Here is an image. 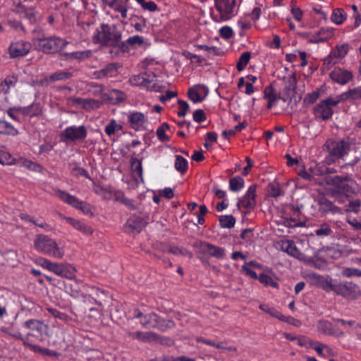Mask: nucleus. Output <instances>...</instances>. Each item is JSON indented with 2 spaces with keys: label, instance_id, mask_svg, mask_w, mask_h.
I'll return each mask as SVG.
<instances>
[{
  "label": "nucleus",
  "instance_id": "obj_1",
  "mask_svg": "<svg viewBox=\"0 0 361 361\" xmlns=\"http://www.w3.org/2000/svg\"><path fill=\"white\" fill-rule=\"evenodd\" d=\"M123 33L114 23H102L95 28L92 36V42L102 47L119 49Z\"/></svg>",
  "mask_w": 361,
  "mask_h": 361
},
{
  "label": "nucleus",
  "instance_id": "obj_2",
  "mask_svg": "<svg viewBox=\"0 0 361 361\" xmlns=\"http://www.w3.org/2000/svg\"><path fill=\"white\" fill-rule=\"evenodd\" d=\"M310 276L315 281L324 283V288L326 290H331L346 300H355L361 296L360 288L357 284L353 282L343 281L332 283L331 281L326 280L323 276L316 274H312Z\"/></svg>",
  "mask_w": 361,
  "mask_h": 361
},
{
  "label": "nucleus",
  "instance_id": "obj_3",
  "mask_svg": "<svg viewBox=\"0 0 361 361\" xmlns=\"http://www.w3.org/2000/svg\"><path fill=\"white\" fill-rule=\"evenodd\" d=\"M351 141L349 137L339 140L329 139L324 145V150L328 152L324 159L326 165H331L338 159H343L348 155L351 147Z\"/></svg>",
  "mask_w": 361,
  "mask_h": 361
},
{
  "label": "nucleus",
  "instance_id": "obj_4",
  "mask_svg": "<svg viewBox=\"0 0 361 361\" xmlns=\"http://www.w3.org/2000/svg\"><path fill=\"white\" fill-rule=\"evenodd\" d=\"M34 247L37 251L56 259H61L64 256L63 247H60L55 240L47 235H37Z\"/></svg>",
  "mask_w": 361,
  "mask_h": 361
},
{
  "label": "nucleus",
  "instance_id": "obj_5",
  "mask_svg": "<svg viewBox=\"0 0 361 361\" xmlns=\"http://www.w3.org/2000/svg\"><path fill=\"white\" fill-rule=\"evenodd\" d=\"M36 48L46 54H55L61 51L68 44V42L58 37L37 38L33 41Z\"/></svg>",
  "mask_w": 361,
  "mask_h": 361
},
{
  "label": "nucleus",
  "instance_id": "obj_6",
  "mask_svg": "<svg viewBox=\"0 0 361 361\" xmlns=\"http://www.w3.org/2000/svg\"><path fill=\"white\" fill-rule=\"evenodd\" d=\"M215 7L219 13V16H213L216 22L230 20L235 16L236 6L235 0H214Z\"/></svg>",
  "mask_w": 361,
  "mask_h": 361
},
{
  "label": "nucleus",
  "instance_id": "obj_7",
  "mask_svg": "<svg viewBox=\"0 0 361 361\" xmlns=\"http://www.w3.org/2000/svg\"><path fill=\"white\" fill-rule=\"evenodd\" d=\"M197 255L198 258L202 262H204L210 257L223 259L226 256V252L223 247H217L207 242H200Z\"/></svg>",
  "mask_w": 361,
  "mask_h": 361
},
{
  "label": "nucleus",
  "instance_id": "obj_8",
  "mask_svg": "<svg viewBox=\"0 0 361 361\" xmlns=\"http://www.w3.org/2000/svg\"><path fill=\"white\" fill-rule=\"evenodd\" d=\"M34 0H13L12 11L21 17L28 19L31 23L35 21L33 6Z\"/></svg>",
  "mask_w": 361,
  "mask_h": 361
},
{
  "label": "nucleus",
  "instance_id": "obj_9",
  "mask_svg": "<svg viewBox=\"0 0 361 361\" xmlns=\"http://www.w3.org/2000/svg\"><path fill=\"white\" fill-rule=\"evenodd\" d=\"M340 100L333 97L326 98L321 101L314 108L315 116L325 121L330 118L333 114V106H336Z\"/></svg>",
  "mask_w": 361,
  "mask_h": 361
},
{
  "label": "nucleus",
  "instance_id": "obj_10",
  "mask_svg": "<svg viewBox=\"0 0 361 361\" xmlns=\"http://www.w3.org/2000/svg\"><path fill=\"white\" fill-rule=\"evenodd\" d=\"M55 193L63 202L81 210L84 214H88L92 213L88 204L80 200L75 196H73L60 189H56Z\"/></svg>",
  "mask_w": 361,
  "mask_h": 361
},
{
  "label": "nucleus",
  "instance_id": "obj_11",
  "mask_svg": "<svg viewBox=\"0 0 361 361\" xmlns=\"http://www.w3.org/2000/svg\"><path fill=\"white\" fill-rule=\"evenodd\" d=\"M128 335L133 339H136L139 341L143 343H160V344H166L168 341H169V338L166 337H163L154 332L152 331H135V332H128Z\"/></svg>",
  "mask_w": 361,
  "mask_h": 361
},
{
  "label": "nucleus",
  "instance_id": "obj_12",
  "mask_svg": "<svg viewBox=\"0 0 361 361\" xmlns=\"http://www.w3.org/2000/svg\"><path fill=\"white\" fill-rule=\"evenodd\" d=\"M278 244L282 251L301 262L307 264H310L314 262L312 257H307L305 254L302 253L292 240H281Z\"/></svg>",
  "mask_w": 361,
  "mask_h": 361
},
{
  "label": "nucleus",
  "instance_id": "obj_13",
  "mask_svg": "<svg viewBox=\"0 0 361 361\" xmlns=\"http://www.w3.org/2000/svg\"><path fill=\"white\" fill-rule=\"evenodd\" d=\"M87 130L84 126H70L66 128L62 133L61 137L63 140L76 142L83 140L87 137Z\"/></svg>",
  "mask_w": 361,
  "mask_h": 361
},
{
  "label": "nucleus",
  "instance_id": "obj_14",
  "mask_svg": "<svg viewBox=\"0 0 361 361\" xmlns=\"http://www.w3.org/2000/svg\"><path fill=\"white\" fill-rule=\"evenodd\" d=\"M296 80L290 77L285 82L283 89L279 92V97L284 102L290 103L296 94Z\"/></svg>",
  "mask_w": 361,
  "mask_h": 361
},
{
  "label": "nucleus",
  "instance_id": "obj_15",
  "mask_svg": "<svg viewBox=\"0 0 361 361\" xmlns=\"http://www.w3.org/2000/svg\"><path fill=\"white\" fill-rule=\"evenodd\" d=\"M24 326L32 331L35 332L34 336L36 341H42L43 340V333L44 331L47 329V326L44 324L43 322L38 319H29L24 323Z\"/></svg>",
  "mask_w": 361,
  "mask_h": 361
},
{
  "label": "nucleus",
  "instance_id": "obj_16",
  "mask_svg": "<svg viewBox=\"0 0 361 361\" xmlns=\"http://www.w3.org/2000/svg\"><path fill=\"white\" fill-rule=\"evenodd\" d=\"M317 204L319 205V212L322 215H326L328 214H343L341 208L336 206L331 201L325 197H319L317 200Z\"/></svg>",
  "mask_w": 361,
  "mask_h": 361
},
{
  "label": "nucleus",
  "instance_id": "obj_17",
  "mask_svg": "<svg viewBox=\"0 0 361 361\" xmlns=\"http://www.w3.org/2000/svg\"><path fill=\"white\" fill-rule=\"evenodd\" d=\"M68 104L75 106H80L84 109H97L102 105V102L94 99H83L80 97H69L67 99Z\"/></svg>",
  "mask_w": 361,
  "mask_h": 361
},
{
  "label": "nucleus",
  "instance_id": "obj_18",
  "mask_svg": "<svg viewBox=\"0 0 361 361\" xmlns=\"http://www.w3.org/2000/svg\"><path fill=\"white\" fill-rule=\"evenodd\" d=\"M256 185H252L249 187L246 194L238 200V207L245 209H253L256 205Z\"/></svg>",
  "mask_w": 361,
  "mask_h": 361
},
{
  "label": "nucleus",
  "instance_id": "obj_19",
  "mask_svg": "<svg viewBox=\"0 0 361 361\" xmlns=\"http://www.w3.org/2000/svg\"><path fill=\"white\" fill-rule=\"evenodd\" d=\"M31 49V44L24 41H18L11 44L9 53L12 58L22 57L27 54Z\"/></svg>",
  "mask_w": 361,
  "mask_h": 361
},
{
  "label": "nucleus",
  "instance_id": "obj_20",
  "mask_svg": "<svg viewBox=\"0 0 361 361\" xmlns=\"http://www.w3.org/2000/svg\"><path fill=\"white\" fill-rule=\"evenodd\" d=\"M331 79L341 85L348 83L353 78V73L341 68H334L329 74Z\"/></svg>",
  "mask_w": 361,
  "mask_h": 361
},
{
  "label": "nucleus",
  "instance_id": "obj_21",
  "mask_svg": "<svg viewBox=\"0 0 361 361\" xmlns=\"http://www.w3.org/2000/svg\"><path fill=\"white\" fill-rule=\"evenodd\" d=\"M128 120L131 128L136 130L145 128V126L147 122L145 115L138 111L130 112L128 116Z\"/></svg>",
  "mask_w": 361,
  "mask_h": 361
},
{
  "label": "nucleus",
  "instance_id": "obj_22",
  "mask_svg": "<svg viewBox=\"0 0 361 361\" xmlns=\"http://www.w3.org/2000/svg\"><path fill=\"white\" fill-rule=\"evenodd\" d=\"M51 271L61 277L72 279L75 276L76 270L71 264L55 263Z\"/></svg>",
  "mask_w": 361,
  "mask_h": 361
},
{
  "label": "nucleus",
  "instance_id": "obj_23",
  "mask_svg": "<svg viewBox=\"0 0 361 361\" xmlns=\"http://www.w3.org/2000/svg\"><path fill=\"white\" fill-rule=\"evenodd\" d=\"M147 224V220L143 217L133 216H131L125 224L126 228H128L130 231L138 233L142 229L145 227Z\"/></svg>",
  "mask_w": 361,
  "mask_h": 361
},
{
  "label": "nucleus",
  "instance_id": "obj_24",
  "mask_svg": "<svg viewBox=\"0 0 361 361\" xmlns=\"http://www.w3.org/2000/svg\"><path fill=\"white\" fill-rule=\"evenodd\" d=\"M104 3L121 14L123 19L128 17V0H103Z\"/></svg>",
  "mask_w": 361,
  "mask_h": 361
},
{
  "label": "nucleus",
  "instance_id": "obj_25",
  "mask_svg": "<svg viewBox=\"0 0 361 361\" xmlns=\"http://www.w3.org/2000/svg\"><path fill=\"white\" fill-rule=\"evenodd\" d=\"M120 66L118 63H111L105 66L103 68L94 71L93 74L97 79L114 77L117 75L118 68Z\"/></svg>",
  "mask_w": 361,
  "mask_h": 361
},
{
  "label": "nucleus",
  "instance_id": "obj_26",
  "mask_svg": "<svg viewBox=\"0 0 361 361\" xmlns=\"http://www.w3.org/2000/svg\"><path fill=\"white\" fill-rule=\"evenodd\" d=\"M348 51V44H342L341 46H337L336 49H334L330 53L329 56L325 59L324 63L326 65L336 63L338 59L343 58L347 54Z\"/></svg>",
  "mask_w": 361,
  "mask_h": 361
},
{
  "label": "nucleus",
  "instance_id": "obj_27",
  "mask_svg": "<svg viewBox=\"0 0 361 361\" xmlns=\"http://www.w3.org/2000/svg\"><path fill=\"white\" fill-rule=\"evenodd\" d=\"M59 216L61 218L65 219L68 224L73 226V228L82 233L83 234L90 235L93 233V229L85 223L71 217L65 216L61 214H59Z\"/></svg>",
  "mask_w": 361,
  "mask_h": 361
},
{
  "label": "nucleus",
  "instance_id": "obj_28",
  "mask_svg": "<svg viewBox=\"0 0 361 361\" xmlns=\"http://www.w3.org/2000/svg\"><path fill=\"white\" fill-rule=\"evenodd\" d=\"M144 44V39L139 35H135L129 37L127 40L123 41L121 39L118 51L122 53H128L130 51V47H135L137 45L141 46Z\"/></svg>",
  "mask_w": 361,
  "mask_h": 361
},
{
  "label": "nucleus",
  "instance_id": "obj_29",
  "mask_svg": "<svg viewBox=\"0 0 361 361\" xmlns=\"http://www.w3.org/2000/svg\"><path fill=\"white\" fill-rule=\"evenodd\" d=\"M264 99L267 100V108L271 109L276 105V102L281 99L272 85L266 87L264 90Z\"/></svg>",
  "mask_w": 361,
  "mask_h": 361
},
{
  "label": "nucleus",
  "instance_id": "obj_30",
  "mask_svg": "<svg viewBox=\"0 0 361 361\" xmlns=\"http://www.w3.org/2000/svg\"><path fill=\"white\" fill-rule=\"evenodd\" d=\"M145 73L146 76L145 77L142 86L150 91L161 92V86L157 83L156 75L152 72Z\"/></svg>",
  "mask_w": 361,
  "mask_h": 361
},
{
  "label": "nucleus",
  "instance_id": "obj_31",
  "mask_svg": "<svg viewBox=\"0 0 361 361\" xmlns=\"http://www.w3.org/2000/svg\"><path fill=\"white\" fill-rule=\"evenodd\" d=\"M334 35V30L331 28H321L315 35H312L310 42L314 43L323 42Z\"/></svg>",
  "mask_w": 361,
  "mask_h": 361
},
{
  "label": "nucleus",
  "instance_id": "obj_32",
  "mask_svg": "<svg viewBox=\"0 0 361 361\" xmlns=\"http://www.w3.org/2000/svg\"><path fill=\"white\" fill-rule=\"evenodd\" d=\"M318 330L322 334L328 336H341L343 335L342 331H336L331 322L328 321L321 320L317 324Z\"/></svg>",
  "mask_w": 361,
  "mask_h": 361
},
{
  "label": "nucleus",
  "instance_id": "obj_33",
  "mask_svg": "<svg viewBox=\"0 0 361 361\" xmlns=\"http://www.w3.org/2000/svg\"><path fill=\"white\" fill-rule=\"evenodd\" d=\"M130 162L133 178L136 180L140 179L142 181L143 178L141 160L137 159L136 157H132L130 158Z\"/></svg>",
  "mask_w": 361,
  "mask_h": 361
},
{
  "label": "nucleus",
  "instance_id": "obj_34",
  "mask_svg": "<svg viewBox=\"0 0 361 361\" xmlns=\"http://www.w3.org/2000/svg\"><path fill=\"white\" fill-rule=\"evenodd\" d=\"M17 82V76L14 75H8L0 82V93H3L4 94H8L10 90L15 87Z\"/></svg>",
  "mask_w": 361,
  "mask_h": 361
},
{
  "label": "nucleus",
  "instance_id": "obj_35",
  "mask_svg": "<svg viewBox=\"0 0 361 361\" xmlns=\"http://www.w3.org/2000/svg\"><path fill=\"white\" fill-rule=\"evenodd\" d=\"M361 99V87L348 90L340 95L338 99L341 101H355Z\"/></svg>",
  "mask_w": 361,
  "mask_h": 361
},
{
  "label": "nucleus",
  "instance_id": "obj_36",
  "mask_svg": "<svg viewBox=\"0 0 361 361\" xmlns=\"http://www.w3.org/2000/svg\"><path fill=\"white\" fill-rule=\"evenodd\" d=\"M312 348H313L317 353L322 357H326L327 355L334 356V350L326 344L314 341V344Z\"/></svg>",
  "mask_w": 361,
  "mask_h": 361
},
{
  "label": "nucleus",
  "instance_id": "obj_37",
  "mask_svg": "<svg viewBox=\"0 0 361 361\" xmlns=\"http://www.w3.org/2000/svg\"><path fill=\"white\" fill-rule=\"evenodd\" d=\"M19 113L30 117L37 116L42 113V108L39 104H33L24 108H18Z\"/></svg>",
  "mask_w": 361,
  "mask_h": 361
},
{
  "label": "nucleus",
  "instance_id": "obj_38",
  "mask_svg": "<svg viewBox=\"0 0 361 361\" xmlns=\"http://www.w3.org/2000/svg\"><path fill=\"white\" fill-rule=\"evenodd\" d=\"M350 180H352V179L348 175L336 176L331 179L330 184L339 189L345 190L348 188V185L345 183Z\"/></svg>",
  "mask_w": 361,
  "mask_h": 361
},
{
  "label": "nucleus",
  "instance_id": "obj_39",
  "mask_svg": "<svg viewBox=\"0 0 361 361\" xmlns=\"http://www.w3.org/2000/svg\"><path fill=\"white\" fill-rule=\"evenodd\" d=\"M157 314L155 313H149L145 314L140 319V324L145 329H154L156 327V322Z\"/></svg>",
  "mask_w": 361,
  "mask_h": 361
},
{
  "label": "nucleus",
  "instance_id": "obj_40",
  "mask_svg": "<svg viewBox=\"0 0 361 361\" xmlns=\"http://www.w3.org/2000/svg\"><path fill=\"white\" fill-rule=\"evenodd\" d=\"M157 329L161 331H165L167 329H173L175 326V323L173 320L169 319L161 318L157 315V319L155 323Z\"/></svg>",
  "mask_w": 361,
  "mask_h": 361
},
{
  "label": "nucleus",
  "instance_id": "obj_41",
  "mask_svg": "<svg viewBox=\"0 0 361 361\" xmlns=\"http://www.w3.org/2000/svg\"><path fill=\"white\" fill-rule=\"evenodd\" d=\"M32 336H34L32 332L27 334V335L25 337L24 345L29 347L32 351L42 355L44 353V348H42L39 345L32 344V343L35 341L32 339Z\"/></svg>",
  "mask_w": 361,
  "mask_h": 361
},
{
  "label": "nucleus",
  "instance_id": "obj_42",
  "mask_svg": "<svg viewBox=\"0 0 361 361\" xmlns=\"http://www.w3.org/2000/svg\"><path fill=\"white\" fill-rule=\"evenodd\" d=\"M73 76V73L69 71H58L50 75L47 80L48 82H55L58 80H66L71 78Z\"/></svg>",
  "mask_w": 361,
  "mask_h": 361
},
{
  "label": "nucleus",
  "instance_id": "obj_43",
  "mask_svg": "<svg viewBox=\"0 0 361 361\" xmlns=\"http://www.w3.org/2000/svg\"><path fill=\"white\" fill-rule=\"evenodd\" d=\"M345 18V13L343 9L336 8L332 12L331 20L336 25H341L344 22Z\"/></svg>",
  "mask_w": 361,
  "mask_h": 361
},
{
  "label": "nucleus",
  "instance_id": "obj_44",
  "mask_svg": "<svg viewBox=\"0 0 361 361\" xmlns=\"http://www.w3.org/2000/svg\"><path fill=\"white\" fill-rule=\"evenodd\" d=\"M250 57L251 54L249 51H245L240 55L236 65L238 71H242L245 68L250 61Z\"/></svg>",
  "mask_w": 361,
  "mask_h": 361
},
{
  "label": "nucleus",
  "instance_id": "obj_45",
  "mask_svg": "<svg viewBox=\"0 0 361 361\" xmlns=\"http://www.w3.org/2000/svg\"><path fill=\"white\" fill-rule=\"evenodd\" d=\"M175 168L178 171H179L181 173H185L188 169L187 160L180 155H176Z\"/></svg>",
  "mask_w": 361,
  "mask_h": 361
},
{
  "label": "nucleus",
  "instance_id": "obj_46",
  "mask_svg": "<svg viewBox=\"0 0 361 361\" xmlns=\"http://www.w3.org/2000/svg\"><path fill=\"white\" fill-rule=\"evenodd\" d=\"M219 222L223 228H233L235 224V219L232 215H222L219 216Z\"/></svg>",
  "mask_w": 361,
  "mask_h": 361
},
{
  "label": "nucleus",
  "instance_id": "obj_47",
  "mask_svg": "<svg viewBox=\"0 0 361 361\" xmlns=\"http://www.w3.org/2000/svg\"><path fill=\"white\" fill-rule=\"evenodd\" d=\"M0 133L15 135L17 133V130L11 124L4 120L0 119Z\"/></svg>",
  "mask_w": 361,
  "mask_h": 361
},
{
  "label": "nucleus",
  "instance_id": "obj_48",
  "mask_svg": "<svg viewBox=\"0 0 361 361\" xmlns=\"http://www.w3.org/2000/svg\"><path fill=\"white\" fill-rule=\"evenodd\" d=\"M244 180L240 176H236L230 179L229 188L232 191H239L243 188Z\"/></svg>",
  "mask_w": 361,
  "mask_h": 361
},
{
  "label": "nucleus",
  "instance_id": "obj_49",
  "mask_svg": "<svg viewBox=\"0 0 361 361\" xmlns=\"http://www.w3.org/2000/svg\"><path fill=\"white\" fill-rule=\"evenodd\" d=\"M259 309L261 310L268 313L269 314H270L271 316H272L274 317H276L281 321L284 320L283 315L280 312H279L276 309H274V307H269L268 305H261L259 306Z\"/></svg>",
  "mask_w": 361,
  "mask_h": 361
},
{
  "label": "nucleus",
  "instance_id": "obj_50",
  "mask_svg": "<svg viewBox=\"0 0 361 361\" xmlns=\"http://www.w3.org/2000/svg\"><path fill=\"white\" fill-rule=\"evenodd\" d=\"M122 129V126L117 123V122L112 119L109 123H108L105 127V133L111 136L116 131L121 130Z\"/></svg>",
  "mask_w": 361,
  "mask_h": 361
},
{
  "label": "nucleus",
  "instance_id": "obj_51",
  "mask_svg": "<svg viewBox=\"0 0 361 361\" xmlns=\"http://www.w3.org/2000/svg\"><path fill=\"white\" fill-rule=\"evenodd\" d=\"M314 232L317 236H329L332 234L333 231L327 223H324Z\"/></svg>",
  "mask_w": 361,
  "mask_h": 361
},
{
  "label": "nucleus",
  "instance_id": "obj_52",
  "mask_svg": "<svg viewBox=\"0 0 361 361\" xmlns=\"http://www.w3.org/2000/svg\"><path fill=\"white\" fill-rule=\"evenodd\" d=\"M1 331L3 333L9 335L13 338L22 341L23 343L24 344L25 337L19 331H13L12 329L8 327H2L1 329Z\"/></svg>",
  "mask_w": 361,
  "mask_h": 361
},
{
  "label": "nucleus",
  "instance_id": "obj_53",
  "mask_svg": "<svg viewBox=\"0 0 361 361\" xmlns=\"http://www.w3.org/2000/svg\"><path fill=\"white\" fill-rule=\"evenodd\" d=\"M64 55L68 56L71 58L78 59V60H84L87 59L91 55V51L87 50L85 51H75L71 53H65Z\"/></svg>",
  "mask_w": 361,
  "mask_h": 361
},
{
  "label": "nucleus",
  "instance_id": "obj_54",
  "mask_svg": "<svg viewBox=\"0 0 361 361\" xmlns=\"http://www.w3.org/2000/svg\"><path fill=\"white\" fill-rule=\"evenodd\" d=\"M47 311L51 314L56 318H59L66 323H68L72 320V318L65 313L60 312L59 310L53 308H47Z\"/></svg>",
  "mask_w": 361,
  "mask_h": 361
},
{
  "label": "nucleus",
  "instance_id": "obj_55",
  "mask_svg": "<svg viewBox=\"0 0 361 361\" xmlns=\"http://www.w3.org/2000/svg\"><path fill=\"white\" fill-rule=\"evenodd\" d=\"M260 283L265 286H270L274 288H278V283L275 282L273 279L265 274H261L258 278Z\"/></svg>",
  "mask_w": 361,
  "mask_h": 361
},
{
  "label": "nucleus",
  "instance_id": "obj_56",
  "mask_svg": "<svg viewBox=\"0 0 361 361\" xmlns=\"http://www.w3.org/2000/svg\"><path fill=\"white\" fill-rule=\"evenodd\" d=\"M168 129H169V125L166 123H164L158 128L157 130V135L159 140L163 142L169 140V137L165 134V131Z\"/></svg>",
  "mask_w": 361,
  "mask_h": 361
},
{
  "label": "nucleus",
  "instance_id": "obj_57",
  "mask_svg": "<svg viewBox=\"0 0 361 361\" xmlns=\"http://www.w3.org/2000/svg\"><path fill=\"white\" fill-rule=\"evenodd\" d=\"M341 274L346 278H350L353 276L361 277V270L356 268H344Z\"/></svg>",
  "mask_w": 361,
  "mask_h": 361
},
{
  "label": "nucleus",
  "instance_id": "obj_58",
  "mask_svg": "<svg viewBox=\"0 0 361 361\" xmlns=\"http://www.w3.org/2000/svg\"><path fill=\"white\" fill-rule=\"evenodd\" d=\"M188 94L190 99L194 103L201 102L204 99V97L194 87L188 90Z\"/></svg>",
  "mask_w": 361,
  "mask_h": 361
},
{
  "label": "nucleus",
  "instance_id": "obj_59",
  "mask_svg": "<svg viewBox=\"0 0 361 361\" xmlns=\"http://www.w3.org/2000/svg\"><path fill=\"white\" fill-rule=\"evenodd\" d=\"M90 297L94 301L95 304L98 306H102V299L104 297V293L99 290H95Z\"/></svg>",
  "mask_w": 361,
  "mask_h": 361
},
{
  "label": "nucleus",
  "instance_id": "obj_60",
  "mask_svg": "<svg viewBox=\"0 0 361 361\" xmlns=\"http://www.w3.org/2000/svg\"><path fill=\"white\" fill-rule=\"evenodd\" d=\"M320 96V92L317 90L309 93L304 99V102L307 104H312Z\"/></svg>",
  "mask_w": 361,
  "mask_h": 361
},
{
  "label": "nucleus",
  "instance_id": "obj_61",
  "mask_svg": "<svg viewBox=\"0 0 361 361\" xmlns=\"http://www.w3.org/2000/svg\"><path fill=\"white\" fill-rule=\"evenodd\" d=\"M327 168L324 166H319L317 164L314 167H310V171L314 176H322L326 174Z\"/></svg>",
  "mask_w": 361,
  "mask_h": 361
},
{
  "label": "nucleus",
  "instance_id": "obj_62",
  "mask_svg": "<svg viewBox=\"0 0 361 361\" xmlns=\"http://www.w3.org/2000/svg\"><path fill=\"white\" fill-rule=\"evenodd\" d=\"M23 165L26 168L34 171L41 172L42 171V166L40 164L30 160H25L23 163Z\"/></svg>",
  "mask_w": 361,
  "mask_h": 361
},
{
  "label": "nucleus",
  "instance_id": "obj_63",
  "mask_svg": "<svg viewBox=\"0 0 361 361\" xmlns=\"http://www.w3.org/2000/svg\"><path fill=\"white\" fill-rule=\"evenodd\" d=\"M297 341L299 345L306 348H312L314 344V341L302 336H298Z\"/></svg>",
  "mask_w": 361,
  "mask_h": 361
},
{
  "label": "nucleus",
  "instance_id": "obj_64",
  "mask_svg": "<svg viewBox=\"0 0 361 361\" xmlns=\"http://www.w3.org/2000/svg\"><path fill=\"white\" fill-rule=\"evenodd\" d=\"M178 104L179 106V111L178 112V116L179 117H184L186 114V112H187L188 108H189V105L186 102L181 100V99H179L178 101Z\"/></svg>",
  "mask_w": 361,
  "mask_h": 361
}]
</instances>
